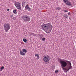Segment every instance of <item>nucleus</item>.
I'll return each instance as SVG.
<instances>
[{"label": "nucleus", "mask_w": 76, "mask_h": 76, "mask_svg": "<svg viewBox=\"0 0 76 76\" xmlns=\"http://www.w3.org/2000/svg\"><path fill=\"white\" fill-rule=\"evenodd\" d=\"M59 61L63 70H65L66 71V72H69V70L70 69H73L71 63L69 61L66 60H64V59L62 60L60 59Z\"/></svg>", "instance_id": "1"}, {"label": "nucleus", "mask_w": 76, "mask_h": 76, "mask_svg": "<svg viewBox=\"0 0 76 76\" xmlns=\"http://www.w3.org/2000/svg\"><path fill=\"white\" fill-rule=\"evenodd\" d=\"M42 29L44 31H46V33H50L52 30V26L51 24L48 23L47 24L42 25Z\"/></svg>", "instance_id": "2"}, {"label": "nucleus", "mask_w": 76, "mask_h": 76, "mask_svg": "<svg viewBox=\"0 0 76 76\" xmlns=\"http://www.w3.org/2000/svg\"><path fill=\"white\" fill-rule=\"evenodd\" d=\"M4 29L5 32H7L8 30L10 29V24L9 23H5L4 25Z\"/></svg>", "instance_id": "3"}, {"label": "nucleus", "mask_w": 76, "mask_h": 76, "mask_svg": "<svg viewBox=\"0 0 76 76\" xmlns=\"http://www.w3.org/2000/svg\"><path fill=\"white\" fill-rule=\"evenodd\" d=\"M23 19L24 21L25 22H28V21H30L31 19L27 15H24L23 17Z\"/></svg>", "instance_id": "4"}, {"label": "nucleus", "mask_w": 76, "mask_h": 76, "mask_svg": "<svg viewBox=\"0 0 76 76\" xmlns=\"http://www.w3.org/2000/svg\"><path fill=\"white\" fill-rule=\"evenodd\" d=\"M15 5L17 7V9H19L21 10V6L20 5V3L19 2H15Z\"/></svg>", "instance_id": "5"}, {"label": "nucleus", "mask_w": 76, "mask_h": 76, "mask_svg": "<svg viewBox=\"0 0 76 76\" xmlns=\"http://www.w3.org/2000/svg\"><path fill=\"white\" fill-rule=\"evenodd\" d=\"M43 60L45 62H48L50 61V57L48 56H46L43 58Z\"/></svg>", "instance_id": "6"}, {"label": "nucleus", "mask_w": 76, "mask_h": 76, "mask_svg": "<svg viewBox=\"0 0 76 76\" xmlns=\"http://www.w3.org/2000/svg\"><path fill=\"white\" fill-rule=\"evenodd\" d=\"M25 9H27L28 11H31V9L29 7V6L28 5V4H27L25 7Z\"/></svg>", "instance_id": "7"}, {"label": "nucleus", "mask_w": 76, "mask_h": 76, "mask_svg": "<svg viewBox=\"0 0 76 76\" xmlns=\"http://www.w3.org/2000/svg\"><path fill=\"white\" fill-rule=\"evenodd\" d=\"M66 4L67 6H72V3H71L69 1L67 2L66 3Z\"/></svg>", "instance_id": "8"}, {"label": "nucleus", "mask_w": 76, "mask_h": 76, "mask_svg": "<svg viewBox=\"0 0 76 76\" xmlns=\"http://www.w3.org/2000/svg\"><path fill=\"white\" fill-rule=\"evenodd\" d=\"M20 54L22 56H25L26 53H24L22 50L20 51Z\"/></svg>", "instance_id": "9"}, {"label": "nucleus", "mask_w": 76, "mask_h": 76, "mask_svg": "<svg viewBox=\"0 0 76 76\" xmlns=\"http://www.w3.org/2000/svg\"><path fill=\"white\" fill-rule=\"evenodd\" d=\"M22 52L25 53H27V50L25 49H23L22 50Z\"/></svg>", "instance_id": "10"}, {"label": "nucleus", "mask_w": 76, "mask_h": 76, "mask_svg": "<svg viewBox=\"0 0 76 76\" xmlns=\"http://www.w3.org/2000/svg\"><path fill=\"white\" fill-rule=\"evenodd\" d=\"M23 41L24 42H25L26 43L27 42V40H26V39L25 38L23 39Z\"/></svg>", "instance_id": "11"}, {"label": "nucleus", "mask_w": 76, "mask_h": 76, "mask_svg": "<svg viewBox=\"0 0 76 76\" xmlns=\"http://www.w3.org/2000/svg\"><path fill=\"white\" fill-rule=\"evenodd\" d=\"M63 1H64V3L66 4L67 2H68L69 1V0H63Z\"/></svg>", "instance_id": "12"}, {"label": "nucleus", "mask_w": 76, "mask_h": 76, "mask_svg": "<svg viewBox=\"0 0 76 76\" xmlns=\"http://www.w3.org/2000/svg\"><path fill=\"white\" fill-rule=\"evenodd\" d=\"M30 35H31L35 36V37H36V36L37 35V34H36L34 33H30Z\"/></svg>", "instance_id": "13"}, {"label": "nucleus", "mask_w": 76, "mask_h": 76, "mask_svg": "<svg viewBox=\"0 0 76 76\" xmlns=\"http://www.w3.org/2000/svg\"><path fill=\"white\" fill-rule=\"evenodd\" d=\"M3 69H4V66H2L1 67V68L0 69V71H2L3 70Z\"/></svg>", "instance_id": "14"}, {"label": "nucleus", "mask_w": 76, "mask_h": 76, "mask_svg": "<svg viewBox=\"0 0 76 76\" xmlns=\"http://www.w3.org/2000/svg\"><path fill=\"white\" fill-rule=\"evenodd\" d=\"M64 17H65V18H66L67 19V17H68V16H67V14H64Z\"/></svg>", "instance_id": "15"}, {"label": "nucleus", "mask_w": 76, "mask_h": 76, "mask_svg": "<svg viewBox=\"0 0 76 76\" xmlns=\"http://www.w3.org/2000/svg\"><path fill=\"white\" fill-rule=\"evenodd\" d=\"M13 12L14 13H15V14H16V13H17V12H16V11L15 10H13Z\"/></svg>", "instance_id": "16"}, {"label": "nucleus", "mask_w": 76, "mask_h": 76, "mask_svg": "<svg viewBox=\"0 0 76 76\" xmlns=\"http://www.w3.org/2000/svg\"><path fill=\"white\" fill-rule=\"evenodd\" d=\"M25 3H26V1H24L23 2H22V4H25Z\"/></svg>", "instance_id": "17"}, {"label": "nucleus", "mask_w": 76, "mask_h": 76, "mask_svg": "<svg viewBox=\"0 0 76 76\" xmlns=\"http://www.w3.org/2000/svg\"><path fill=\"white\" fill-rule=\"evenodd\" d=\"M60 9H61V8L59 7H58L56 8V10H60Z\"/></svg>", "instance_id": "18"}, {"label": "nucleus", "mask_w": 76, "mask_h": 76, "mask_svg": "<svg viewBox=\"0 0 76 76\" xmlns=\"http://www.w3.org/2000/svg\"><path fill=\"white\" fill-rule=\"evenodd\" d=\"M42 41H45V38H43L42 39Z\"/></svg>", "instance_id": "19"}, {"label": "nucleus", "mask_w": 76, "mask_h": 76, "mask_svg": "<svg viewBox=\"0 0 76 76\" xmlns=\"http://www.w3.org/2000/svg\"><path fill=\"white\" fill-rule=\"evenodd\" d=\"M55 73H58V70H56L55 71Z\"/></svg>", "instance_id": "20"}, {"label": "nucleus", "mask_w": 76, "mask_h": 76, "mask_svg": "<svg viewBox=\"0 0 76 76\" xmlns=\"http://www.w3.org/2000/svg\"><path fill=\"white\" fill-rule=\"evenodd\" d=\"M39 36H40L41 38H42V37H43V35H42V34H40Z\"/></svg>", "instance_id": "21"}, {"label": "nucleus", "mask_w": 76, "mask_h": 76, "mask_svg": "<svg viewBox=\"0 0 76 76\" xmlns=\"http://www.w3.org/2000/svg\"><path fill=\"white\" fill-rule=\"evenodd\" d=\"M38 54H36L35 55V57H37V56H38Z\"/></svg>", "instance_id": "22"}, {"label": "nucleus", "mask_w": 76, "mask_h": 76, "mask_svg": "<svg viewBox=\"0 0 76 76\" xmlns=\"http://www.w3.org/2000/svg\"><path fill=\"white\" fill-rule=\"evenodd\" d=\"M37 58H38V59L39 58V55H38L37 56Z\"/></svg>", "instance_id": "23"}, {"label": "nucleus", "mask_w": 76, "mask_h": 76, "mask_svg": "<svg viewBox=\"0 0 76 76\" xmlns=\"http://www.w3.org/2000/svg\"><path fill=\"white\" fill-rule=\"evenodd\" d=\"M68 14L69 15H71V14L70 13V12H69Z\"/></svg>", "instance_id": "24"}, {"label": "nucleus", "mask_w": 76, "mask_h": 76, "mask_svg": "<svg viewBox=\"0 0 76 76\" xmlns=\"http://www.w3.org/2000/svg\"><path fill=\"white\" fill-rule=\"evenodd\" d=\"M12 19H13V20H15V17H13L12 18Z\"/></svg>", "instance_id": "25"}, {"label": "nucleus", "mask_w": 76, "mask_h": 76, "mask_svg": "<svg viewBox=\"0 0 76 76\" xmlns=\"http://www.w3.org/2000/svg\"><path fill=\"white\" fill-rule=\"evenodd\" d=\"M64 11L65 12H68L67 11V10H64Z\"/></svg>", "instance_id": "26"}, {"label": "nucleus", "mask_w": 76, "mask_h": 76, "mask_svg": "<svg viewBox=\"0 0 76 76\" xmlns=\"http://www.w3.org/2000/svg\"><path fill=\"white\" fill-rule=\"evenodd\" d=\"M13 15H11L10 16V17H11V18H13Z\"/></svg>", "instance_id": "27"}, {"label": "nucleus", "mask_w": 76, "mask_h": 76, "mask_svg": "<svg viewBox=\"0 0 76 76\" xmlns=\"http://www.w3.org/2000/svg\"><path fill=\"white\" fill-rule=\"evenodd\" d=\"M10 10L9 9H7V11H9V10Z\"/></svg>", "instance_id": "28"}, {"label": "nucleus", "mask_w": 76, "mask_h": 76, "mask_svg": "<svg viewBox=\"0 0 76 76\" xmlns=\"http://www.w3.org/2000/svg\"><path fill=\"white\" fill-rule=\"evenodd\" d=\"M69 19H70V18L69 17Z\"/></svg>", "instance_id": "29"}, {"label": "nucleus", "mask_w": 76, "mask_h": 76, "mask_svg": "<svg viewBox=\"0 0 76 76\" xmlns=\"http://www.w3.org/2000/svg\"><path fill=\"white\" fill-rule=\"evenodd\" d=\"M45 64H47V63H45Z\"/></svg>", "instance_id": "30"}]
</instances>
